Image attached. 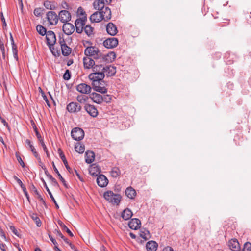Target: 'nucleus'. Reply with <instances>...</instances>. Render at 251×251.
<instances>
[{"instance_id": "nucleus-28", "label": "nucleus", "mask_w": 251, "mask_h": 251, "mask_svg": "<svg viewBox=\"0 0 251 251\" xmlns=\"http://www.w3.org/2000/svg\"><path fill=\"white\" fill-rule=\"evenodd\" d=\"M104 3V0H96L93 3V6L95 9L102 11L105 7Z\"/></svg>"}, {"instance_id": "nucleus-7", "label": "nucleus", "mask_w": 251, "mask_h": 251, "mask_svg": "<svg viewBox=\"0 0 251 251\" xmlns=\"http://www.w3.org/2000/svg\"><path fill=\"white\" fill-rule=\"evenodd\" d=\"M47 18L49 23L51 25H56L58 21L59 18L56 13L54 11H49L47 14Z\"/></svg>"}, {"instance_id": "nucleus-62", "label": "nucleus", "mask_w": 251, "mask_h": 251, "mask_svg": "<svg viewBox=\"0 0 251 251\" xmlns=\"http://www.w3.org/2000/svg\"><path fill=\"white\" fill-rule=\"evenodd\" d=\"M78 13H80V15L81 16V17H82L83 16H86L85 12L83 10L81 7H79L78 9Z\"/></svg>"}, {"instance_id": "nucleus-53", "label": "nucleus", "mask_w": 251, "mask_h": 251, "mask_svg": "<svg viewBox=\"0 0 251 251\" xmlns=\"http://www.w3.org/2000/svg\"><path fill=\"white\" fill-rule=\"evenodd\" d=\"M48 236H49V237L50 238V241L52 242V243L54 244V250L55 249V247H58V244L56 241V240L55 239H54L53 238V237L50 235V232H49V233H48Z\"/></svg>"}, {"instance_id": "nucleus-26", "label": "nucleus", "mask_w": 251, "mask_h": 251, "mask_svg": "<svg viewBox=\"0 0 251 251\" xmlns=\"http://www.w3.org/2000/svg\"><path fill=\"white\" fill-rule=\"evenodd\" d=\"M90 98L94 102L98 104H100L103 100V99L101 95L96 93H93L90 96Z\"/></svg>"}, {"instance_id": "nucleus-42", "label": "nucleus", "mask_w": 251, "mask_h": 251, "mask_svg": "<svg viewBox=\"0 0 251 251\" xmlns=\"http://www.w3.org/2000/svg\"><path fill=\"white\" fill-rule=\"evenodd\" d=\"M75 151L79 153H83L85 151V146L84 145L77 143L75 147Z\"/></svg>"}, {"instance_id": "nucleus-63", "label": "nucleus", "mask_w": 251, "mask_h": 251, "mask_svg": "<svg viewBox=\"0 0 251 251\" xmlns=\"http://www.w3.org/2000/svg\"><path fill=\"white\" fill-rule=\"evenodd\" d=\"M51 182L52 185H53L54 186L56 187H59V185L58 182L54 178L51 181Z\"/></svg>"}, {"instance_id": "nucleus-47", "label": "nucleus", "mask_w": 251, "mask_h": 251, "mask_svg": "<svg viewBox=\"0 0 251 251\" xmlns=\"http://www.w3.org/2000/svg\"><path fill=\"white\" fill-rule=\"evenodd\" d=\"M15 155L16 157V158L17 159V161H18L19 163L20 164V165L22 167V168H25V165L24 161H23L21 157L20 156L19 152H16Z\"/></svg>"}, {"instance_id": "nucleus-38", "label": "nucleus", "mask_w": 251, "mask_h": 251, "mask_svg": "<svg viewBox=\"0 0 251 251\" xmlns=\"http://www.w3.org/2000/svg\"><path fill=\"white\" fill-rule=\"evenodd\" d=\"M111 176L113 178H117L121 175V171L118 167H113L110 172Z\"/></svg>"}, {"instance_id": "nucleus-10", "label": "nucleus", "mask_w": 251, "mask_h": 251, "mask_svg": "<svg viewBox=\"0 0 251 251\" xmlns=\"http://www.w3.org/2000/svg\"><path fill=\"white\" fill-rule=\"evenodd\" d=\"M67 110L71 113H77L80 111L81 106L76 102H71L67 106Z\"/></svg>"}, {"instance_id": "nucleus-64", "label": "nucleus", "mask_w": 251, "mask_h": 251, "mask_svg": "<svg viewBox=\"0 0 251 251\" xmlns=\"http://www.w3.org/2000/svg\"><path fill=\"white\" fill-rule=\"evenodd\" d=\"M162 251H174L173 249L169 246H167L163 249Z\"/></svg>"}, {"instance_id": "nucleus-43", "label": "nucleus", "mask_w": 251, "mask_h": 251, "mask_svg": "<svg viewBox=\"0 0 251 251\" xmlns=\"http://www.w3.org/2000/svg\"><path fill=\"white\" fill-rule=\"evenodd\" d=\"M76 99L79 102L81 103H84L87 101L88 100V97L85 95L80 94L77 96Z\"/></svg>"}, {"instance_id": "nucleus-5", "label": "nucleus", "mask_w": 251, "mask_h": 251, "mask_svg": "<svg viewBox=\"0 0 251 251\" xmlns=\"http://www.w3.org/2000/svg\"><path fill=\"white\" fill-rule=\"evenodd\" d=\"M105 75L103 73L93 72L89 75V78L92 80V84L101 82V80L104 78Z\"/></svg>"}, {"instance_id": "nucleus-14", "label": "nucleus", "mask_w": 251, "mask_h": 251, "mask_svg": "<svg viewBox=\"0 0 251 251\" xmlns=\"http://www.w3.org/2000/svg\"><path fill=\"white\" fill-rule=\"evenodd\" d=\"M62 26L63 31L64 33L67 35H71L75 31V27L74 25L70 23H63Z\"/></svg>"}, {"instance_id": "nucleus-9", "label": "nucleus", "mask_w": 251, "mask_h": 251, "mask_svg": "<svg viewBox=\"0 0 251 251\" xmlns=\"http://www.w3.org/2000/svg\"><path fill=\"white\" fill-rule=\"evenodd\" d=\"M58 18L62 23H67L71 20V15L69 11L63 10L59 12Z\"/></svg>"}, {"instance_id": "nucleus-2", "label": "nucleus", "mask_w": 251, "mask_h": 251, "mask_svg": "<svg viewBox=\"0 0 251 251\" xmlns=\"http://www.w3.org/2000/svg\"><path fill=\"white\" fill-rule=\"evenodd\" d=\"M103 197L108 202L112 203L116 205H119L122 196L118 194H114L113 191L108 190L103 194Z\"/></svg>"}, {"instance_id": "nucleus-44", "label": "nucleus", "mask_w": 251, "mask_h": 251, "mask_svg": "<svg viewBox=\"0 0 251 251\" xmlns=\"http://www.w3.org/2000/svg\"><path fill=\"white\" fill-rule=\"evenodd\" d=\"M62 53L64 56H68L69 55L71 52V49L70 47L66 45H63V47H61Z\"/></svg>"}, {"instance_id": "nucleus-39", "label": "nucleus", "mask_w": 251, "mask_h": 251, "mask_svg": "<svg viewBox=\"0 0 251 251\" xmlns=\"http://www.w3.org/2000/svg\"><path fill=\"white\" fill-rule=\"evenodd\" d=\"M57 223L58 225L60 226V227L62 228V230H65V231L69 234L70 236L73 237L74 236L73 233L71 231V230L60 220H58L57 221Z\"/></svg>"}, {"instance_id": "nucleus-21", "label": "nucleus", "mask_w": 251, "mask_h": 251, "mask_svg": "<svg viewBox=\"0 0 251 251\" xmlns=\"http://www.w3.org/2000/svg\"><path fill=\"white\" fill-rule=\"evenodd\" d=\"M85 162L87 164L92 163L95 159V154L93 151L87 150L85 153Z\"/></svg>"}, {"instance_id": "nucleus-31", "label": "nucleus", "mask_w": 251, "mask_h": 251, "mask_svg": "<svg viewBox=\"0 0 251 251\" xmlns=\"http://www.w3.org/2000/svg\"><path fill=\"white\" fill-rule=\"evenodd\" d=\"M90 20L92 22L97 23L103 20L100 14V11L95 12L90 17Z\"/></svg>"}, {"instance_id": "nucleus-8", "label": "nucleus", "mask_w": 251, "mask_h": 251, "mask_svg": "<svg viewBox=\"0 0 251 251\" xmlns=\"http://www.w3.org/2000/svg\"><path fill=\"white\" fill-rule=\"evenodd\" d=\"M103 44L106 48H113L118 45V40L115 37L109 38L104 41Z\"/></svg>"}, {"instance_id": "nucleus-29", "label": "nucleus", "mask_w": 251, "mask_h": 251, "mask_svg": "<svg viewBox=\"0 0 251 251\" xmlns=\"http://www.w3.org/2000/svg\"><path fill=\"white\" fill-rule=\"evenodd\" d=\"M132 215V211L128 208L124 209L121 213V217L125 220H129Z\"/></svg>"}, {"instance_id": "nucleus-18", "label": "nucleus", "mask_w": 251, "mask_h": 251, "mask_svg": "<svg viewBox=\"0 0 251 251\" xmlns=\"http://www.w3.org/2000/svg\"><path fill=\"white\" fill-rule=\"evenodd\" d=\"M85 110L91 116L95 117L98 115V112L97 108L92 105L86 104L84 106Z\"/></svg>"}, {"instance_id": "nucleus-15", "label": "nucleus", "mask_w": 251, "mask_h": 251, "mask_svg": "<svg viewBox=\"0 0 251 251\" xmlns=\"http://www.w3.org/2000/svg\"><path fill=\"white\" fill-rule=\"evenodd\" d=\"M128 225L131 229L137 230L140 228L141 222L138 218H133L129 221Z\"/></svg>"}, {"instance_id": "nucleus-6", "label": "nucleus", "mask_w": 251, "mask_h": 251, "mask_svg": "<svg viewBox=\"0 0 251 251\" xmlns=\"http://www.w3.org/2000/svg\"><path fill=\"white\" fill-rule=\"evenodd\" d=\"M47 43L50 50H51V46H53L56 42V36L54 33L51 30L48 31L46 34Z\"/></svg>"}, {"instance_id": "nucleus-56", "label": "nucleus", "mask_w": 251, "mask_h": 251, "mask_svg": "<svg viewBox=\"0 0 251 251\" xmlns=\"http://www.w3.org/2000/svg\"><path fill=\"white\" fill-rule=\"evenodd\" d=\"M197 221L194 219H192L191 222V229L192 232H194L196 230V223Z\"/></svg>"}, {"instance_id": "nucleus-41", "label": "nucleus", "mask_w": 251, "mask_h": 251, "mask_svg": "<svg viewBox=\"0 0 251 251\" xmlns=\"http://www.w3.org/2000/svg\"><path fill=\"white\" fill-rule=\"evenodd\" d=\"M30 217L32 218V219L34 220V221L35 222L36 226L38 227H40L41 226V221L40 220V218H39L36 213H32L31 215H30Z\"/></svg>"}, {"instance_id": "nucleus-51", "label": "nucleus", "mask_w": 251, "mask_h": 251, "mask_svg": "<svg viewBox=\"0 0 251 251\" xmlns=\"http://www.w3.org/2000/svg\"><path fill=\"white\" fill-rule=\"evenodd\" d=\"M13 178L16 180L18 184L20 186L22 189L25 187V185L23 183L22 181L16 176H13Z\"/></svg>"}, {"instance_id": "nucleus-33", "label": "nucleus", "mask_w": 251, "mask_h": 251, "mask_svg": "<svg viewBox=\"0 0 251 251\" xmlns=\"http://www.w3.org/2000/svg\"><path fill=\"white\" fill-rule=\"evenodd\" d=\"M97 83L92 84L93 86V89L95 91L98 92L99 93H101L102 94L106 93L107 92V89L105 86H101L100 85H97Z\"/></svg>"}, {"instance_id": "nucleus-55", "label": "nucleus", "mask_w": 251, "mask_h": 251, "mask_svg": "<svg viewBox=\"0 0 251 251\" xmlns=\"http://www.w3.org/2000/svg\"><path fill=\"white\" fill-rule=\"evenodd\" d=\"M71 77V74L69 71V70H66L65 71V73L63 75V78L65 80H69Z\"/></svg>"}, {"instance_id": "nucleus-27", "label": "nucleus", "mask_w": 251, "mask_h": 251, "mask_svg": "<svg viewBox=\"0 0 251 251\" xmlns=\"http://www.w3.org/2000/svg\"><path fill=\"white\" fill-rule=\"evenodd\" d=\"M41 180L43 182L44 186L45 188V189H46V190L48 192V194H49L50 197L51 198L52 201L54 203V204L55 205V207L56 208V209H59V205L57 204L56 201H55V200L54 197L53 196L51 192H50V190L49 188H48V186H47V185L46 184V182H45V180L43 178H41Z\"/></svg>"}, {"instance_id": "nucleus-13", "label": "nucleus", "mask_w": 251, "mask_h": 251, "mask_svg": "<svg viewBox=\"0 0 251 251\" xmlns=\"http://www.w3.org/2000/svg\"><path fill=\"white\" fill-rule=\"evenodd\" d=\"M89 172L91 176H98L101 172V168L96 163H94L90 166Z\"/></svg>"}, {"instance_id": "nucleus-1", "label": "nucleus", "mask_w": 251, "mask_h": 251, "mask_svg": "<svg viewBox=\"0 0 251 251\" xmlns=\"http://www.w3.org/2000/svg\"><path fill=\"white\" fill-rule=\"evenodd\" d=\"M84 54L86 56L93 57L98 63H105L107 60L106 56L94 46L87 47L84 50Z\"/></svg>"}, {"instance_id": "nucleus-12", "label": "nucleus", "mask_w": 251, "mask_h": 251, "mask_svg": "<svg viewBox=\"0 0 251 251\" xmlns=\"http://www.w3.org/2000/svg\"><path fill=\"white\" fill-rule=\"evenodd\" d=\"M108 180L106 176L103 174H100L97 178V183L100 187H106L108 183Z\"/></svg>"}, {"instance_id": "nucleus-3", "label": "nucleus", "mask_w": 251, "mask_h": 251, "mask_svg": "<svg viewBox=\"0 0 251 251\" xmlns=\"http://www.w3.org/2000/svg\"><path fill=\"white\" fill-rule=\"evenodd\" d=\"M87 17L83 16L77 18L75 22L76 32L80 34L83 31V28L86 25Z\"/></svg>"}, {"instance_id": "nucleus-59", "label": "nucleus", "mask_w": 251, "mask_h": 251, "mask_svg": "<svg viewBox=\"0 0 251 251\" xmlns=\"http://www.w3.org/2000/svg\"><path fill=\"white\" fill-rule=\"evenodd\" d=\"M39 89L41 91V92H42V96H43V99L46 102L47 104H48V105L50 107V105L49 104V100H48V98L47 97V96L45 95V94L43 92L42 89L41 88H39Z\"/></svg>"}, {"instance_id": "nucleus-54", "label": "nucleus", "mask_w": 251, "mask_h": 251, "mask_svg": "<svg viewBox=\"0 0 251 251\" xmlns=\"http://www.w3.org/2000/svg\"><path fill=\"white\" fill-rule=\"evenodd\" d=\"M9 228L10 229V230L12 231V232L15 235H16L17 236L19 237H20V234L19 233V232H18L17 230L16 229V228H15V227L13 226H9Z\"/></svg>"}, {"instance_id": "nucleus-11", "label": "nucleus", "mask_w": 251, "mask_h": 251, "mask_svg": "<svg viewBox=\"0 0 251 251\" xmlns=\"http://www.w3.org/2000/svg\"><path fill=\"white\" fill-rule=\"evenodd\" d=\"M91 87L86 83H82L76 86V90L83 94H88L91 92Z\"/></svg>"}, {"instance_id": "nucleus-22", "label": "nucleus", "mask_w": 251, "mask_h": 251, "mask_svg": "<svg viewBox=\"0 0 251 251\" xmlns=\"http://www.w3.org/2000/svg\"><path fill=\"white\" fill-rule=\"evenodd\" d=\"M103 20L108 21L111 18V11L108 7H105L102 11H100Z\"/></svg>"}, {"instance_id": "nucleus-52", "label": "nucleus", "mask_w": 251, "mask_h": 251, "mask_svg": "<svg viewBox=\"0 0 251 251\" xmlns=\"http://www.w3.org/2000/svg\"><path fill=\"white\" fill-rule=\"evenodd\" d=\"M40 143L42 147L43 148L44 151L46 152L47 157L48 158H49L50 157L49 152L48 151V149H47L46 145L44 143V140L40 142Z\"/></svg>"}, {"instance_id": "nucleus-20", "label": "nucleus", "mask_w": 251, "mask_h": 251, "mask_svg": "<svg viewBox=\"0 0 251 251\" xmlns=\"http://www.w3.org/2000/svg\"><path fill=\"white\" fill-rule=\"evenodd\" d=\"M106 31L108 34L111 36L115 35L118 32L116 26L112 23H109L106 26Z\"/></svg>"}, {"instance_id": "nucleus-17", "label": "nucleus", "mask_w": 251, "mask_h": 251, "mask_svg": "<svg viewBox=\"0 0 251 251\" xmlns=\"http://www.w3.org/2000/svg\"><path fill=\"white\" fill-rule=\"evenodd\" d=\"M83 61L85 69L92 68L95 64L97 63L96 60H94L93 59L88 56L84 57Z\"/></svg>"}, {"instance_id": "nucleus-50", "label": "nucleus", "mask_w": 251, "mask_h": 251, "mask_svg": "<svg viewBox=\"0 0 251 251\" xmlns=\"http://www.w3.org/2000/svg\"><path fill=\"white\" fill-rule=\"evenodd\" d=\"M0 50L1 51L2 55V58L3 59H5L6 55H5V48L4 46V43L0 39Z\"/></svg>"}, {"instance_id": "nucleus-4", "label": "nucleus", "mask_w": 251, "mask_h": 251, "mask_svg": "<svg viewBox=\"0 0 251 251\" xmlns=\"http://www.w3.org/2000/svg\"><path fill=\"white\" fill-rule=\"evenodd\" d=\"M71 137L75 141L82 140L84 136V132L82 129L78 126L75 127L71 131Z\"/></svg>"}, {"instance_id": "nucleus-48", "label": "nucleus", "mask_w": 251, "mask_h": 251, "mask_svg": "<svg viewBox=\"0 0 251 251\" xmlns=\"http://www.w3.org/2000/svg\"><path fill=\"white\" fill-rule=\"evenodd\" d=\"M33 130L36 134V137L37 139H38L39 142H41L43 141V138L40 133L39 131H38V129L37 128V126H33Z\"/></svg>"}, {"instance_id": "nucleus-57", "label": "nucleus", "mask_w": 251, "mask_h": 251, "mask_svg": "<svg viewBox=\"0 0 251 251\" xmlns=\"http://www.w3.org/2000/svg\"><path fill=\"white\" fill-rule=\"evenodd\" d=\"M53 233L55 234L57 236H58L62 239H64V236L62 234V233L60 232V231L58 229H55L53 231Z\"/></svg>"}, {"instance_id": "nucleus-24", "label": "nucleus", "mask_w": 251, "mask_h": 251, "mask_svg": "<svg viewBox=\"0 0 251 251\" xmlns=\"http://www.w3.org/2000/svg\"><path fill=\"white\" fill-rule=\"evenodd\" d=\"M29 189L30 191L34 192L35 194H36L37 196V199H38L40 201L43 203V204L47 207V204L45 202V201L44 200L43 198H42V196L39 194V192L38 191L37 189H36V187L34 186V185L33 183H31L30 187Z\"/></svg>"}, {"instance_id": "nucleus-46", "label": "nucleus", "mask_w": 251, "mask_h": 251, "mask_svg": "<svg viewBox=\"0 0 251 251\" xmlns=\"http://www.w3.org/2000/svg\"><path fill=\"white\" fill-rule=\"evenodd\" d=\"M37 32L42 36H44L47 34L46 29L41 25H38L36 27Z\"/></svg>"}, {"instance_id": "nucleus-23", "label": "nucleus", "mask_w": 251, "mask_h": 251, "mask_svg": "<svg viewBox=\"0 0 251 251\" xmlns=\"http://www.w3.org/2000/svg\"><path fill=\"white\" fill-rule=\"evenodd\" d=\"M104 74L106 75L107 76H111L114 75L116 72V68L112 66H106L103 68Z\"/></svg>"}, {"instance_id": "nucleus-35", "label": "nucleus", "mask_w": 251, "mask_h": 251, "mask_svg": "<svg viewBox=\"0 0 251 251\" xmlns=\"http://www.w3.org/2000/svg\"><path fill=\"white\" fill-rule=\"evenodd\" d=\"M104 63H96L95 65L93 67V72H98V73H103V68L104 67L103 66V64Z\"/></svg>"}, {"instance_id": "nucleus-25", "label": "nucleus", "mask_w": 251, "mask_h": 251, "mask_svg": "<svg viewBox=\"0 0 251 251\" xmlns=\"http://www.w3.org/2000/svg\"><path fill=\"white\" fill-rule=\"evenodd\" d=\"M146 247L147 251H156L158 244L154 241L151 240L146 243Z\"/></svg>"}, {"instance_id": "nucleus-19", "label": "nucleus", "mask_w": 251, "mask_h": 251, "mask_svg": "<svg viewBox=\"0 0 251 251\" xmlns=\"http://www.w3.org/2000/svg\"><path fill=\"white\" fill-rule=\"evenodd\" d=\"M58 153L59 155L60 158L61 159L62 161H63L64 165L65 166V167L66 168L67 170L68 171V172L70 173H73L72 169L69 166L67 160L66 158V157L61 148H59L58 149Z\"/></svg>"}, {"instance_id": "nucleus-60", "label": "nucleus", "mask_w": 251, "mask_h": 251, "mask_svg": "<svg viewBox=\"0 0 251 251\" xmlns=\"http://www.w3.org/2000/svg\"><path fill=\"white\" fill-rule=\"evenodd\" d=\"M74 171H75V175L77 176V177L79 179V180L80 181H81V182H84V180L83 178L80 175V174L77 172V171L76 170H75V169H74Z\"/></svg>"}, {"instance_id": "nucleus-40", "label": "nucleus", "mask_w": 251, "mask_h": 251, "mask_svg": "<svg viewBox=\"0 0 251 251\" xmlns=\"http://www.w3.org/2000/svg\"><path fill=\"white\" fill-rule=\"evenodd\" d=\"M25 144L28 146L31 151L33 153V155L35 157H37V155H39L38 153L36 151L34 147L32 145L31 142L29 139H26L25 140Z\"/></svg>"}, {"instance_id": "nucleus-49", "label": "nucleus", "mask_w": 251, "mask_h": 251, "mask_svg": "<svg viewBox=\"0 0 251 251\" xmlns=\"http://www.w3.org/2000/svg\"><path fill=\"white\" fill-rule=\"evenodd\" d=\"M241 251H251V243L249 242H246L243 246V248Z\"/></svg>"}, {"instance_id": "nucleus-58", "label": "nucleus", "mask_w": 251, "mask_h": 251, "mask_svg": "<svg viewBox=\"0 0 251 251\" xmlns=\"http://www.w3.org/2000/svg\"><path fill=\"white\" fill-rule=\"evenodd\" d=\"M22 190H23V193L25 194V196L26 197L28 201L29 202H30V197H29V195L28 194V192H27V191L26 190V187H25L23 189H22Z\"/></svg>"}, {"instance_id": "nucleus-16", "label": "nucleus", "mask_w": 251, "mask_h": 251, "mask_svg": "<svg viewBox=\"0 0 251 251\" xmlns=\"http://www.w3.org/2000/svg\"><path fill=\"white\" fill-rule=\"evenodd\" d=\"M228 246L232 251H241L240 244L236 238H233L229 240Z\"/></svg>"}, {"instance_id": "nucleus-34", "label": "nucleus", "mask_w": 251, "mask_h": 251, "mask_svg": "<svg viewBox=\"0 0 251 251\" xmlns=\"http://www.w3.org/2000/svg\"><path fill=\"white\" fill-rule=\"evenodd\" d=\"M140 236L146 241L150 238L149 231L146 228H142L140 231Z\"/></svg>"}, {"instance_id": "nucleus-30", "label": "nucleus", "mask_w": 251, "mask_h": 251, "mask_svg": "<svg viewBox=\"0 0 251 251\" xmlns=\"http://www.w3.org/2000/svg\"><path fill=\"white\" fill-rule=\"evenodd\" d=\"M51 164H52V165L53 169L54 172L57 174V176H58V178H59L60 180L62 182V183H63V185L64 186V187L66 188H69L68 185L67 184L66 181H65L64 178L62 177L61 175L60 174V173L58 171V169H57L56 166L55 165V164H54V162L53 161L52 162Z\"/></svg>"}, {"instance_id": "nucleus-45", "label": "nucleus", "mask_w": 251, "mask_h": 251, "mask_svg": "<svg viewBox=\"0 0 251 251\" xmlns=\"http://www.w3.org/2000/svg\"><path fill=\"white\" fill-rule=\"evenodd\" d=\"M44 5L46 8L50 10H54L56 7L54 3L48 0L44 2Z\"/></svg>"}, {"instance_id": "nucleus-61", "label": "nucleus", "mask_w": 251, "mask_h": 251, "mask_svg": "<svg viewBox=\"0 0 251 251\" xmlns=\"http://www.w3.org/2000/svg\"><path fill=\"white\" fill-rule=\"evenodd\" d=\"M41 9L40 8H36L34 10V14L36 16H40L41 15Z\"/></svg>"}, {"instance_id": "nucleus-32", "label": "nucleus", "mask_w": 251, "mask_h": 251, "mask_svg": "<svg viewBox=\"0 0 251 251\" xmlns=\"http://www.w3.org/2000/svg\"><path fill=\"white\" fill-rule=\"evenodd\" d=\"M126 196L130 199H134L136 195V191L131 187H127L125 191Z\"/></svg>"}, {"instance_id": "nucleus-36", "label": "nucleus", "mask_w": 251, "mask_h": 251, "mask_svg": "<svg viewBox=\"0 0 251 251\" xmlns=\"http://www.w3.org/2000/svg\"><path fill=\"white\" fill-rule=\"evenodd\" d=\"M10 40L12 43V51L13 53L14 57L16 59V60H18V50H17V46L15 44L13 38L10 34Z\"/></svg>"}, {"instance_id": "nucleus-37", "label": "nucleus", "mask_w": 251, "mask_h": 251, "mask_svg": "<svg viewBox=\"0 0 251 251\" xmlns=\"http://www.w3.org/2000/svg\"><path fill=\"white\" fill-rule=\"evenodd\" d=\"M83 31L89 37H91L94 34V28L92 27L90 25H85L83 28Z\"/></svg>"}]
</instances>
